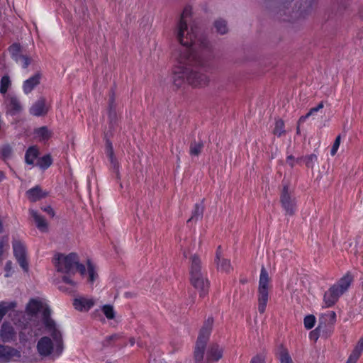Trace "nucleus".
<instances>
[{"label":"nucleus","instance_id":"1","mask_svg":"<svg viewBox=\"0 0 363 363\" xmlns=\"http://www.w3.org/2000/svg\"><path fill=\"white\" fill-rule=\"evenodd\" d=\"M200 45L203 49L201 53H191L188 49L179 52L174 56L177 67L173 72V82L180 86L186 80L194 86H206L209 82L208 77L196 71L190 70L189 67H205L211 58L213 47L208 40L202 38Z\"/></svg>","mask_w":363,"mask_h":363},{"label":"nucleus","instance_id":"2","mask_svg":"<svg viewBox=\"0 0 363 363\" xmlns=\"http://www.w3.org/2000/svg\"><path fill=\"white\" fill-rule=\"evenodd\" d=\"M26 314L40 322L45 327V332L52 337H43L39 340L37 344L38 353L41 356L59 357L63 351L62 335L55 322L50 318V309L45 301L38 298L30 300L26 306Z\"/></svg>","mask_w":363,"mask_h":363},{"label":"nucleus","instance_id":"3","mask_svg":"<svg viewBox=\"0 0 363 363\" xmlns=\"http://www.w3.org/2000/svg\"><path fill=\"white\" fill-rule=\"evenodd\" d=\"M53 264L58 272L65 274L62 279V281L70 285L71 287L75 286V282L70 278V276L77 270L82 276L87 273L88 281L91 283L95 281L98 277L96 266L88 261L86 269L85 266L79 263L78 256L75 253L56 254L53 258Z\"/></svg>","mask_w":363,"mask_h":363},{"label":"nucleus","instance_id":"4","mask_svg":"<svg viewBox=\"0 0 363 363\" xmlns=\"http://www.w3.org/2000/svg\"><path fill=\"white\" fill-rule=\"evenodd\" d=\"M191 9L186 7L181 14L180 19L175 28L174 33L179 43L184 48L178 50L173 57L179 52L188 49L191 53H201L203 49L200 45V40L206 38L198 35V28L194 23H190Z\"/></svg>","mask_w":363,"mask_h":363},{"label":"nucleus","instance_id":"5","mask_svg":"<svg viewBox=\"0 0 363 363\" xmlns=\"http://www.w3.org/2000/svg\"><path fill=\"white\" fill-rule=\"evenodd\" d=\"M352 281L353 277L348 272L325 291L323 296L325 307L329 308L333 306L338 298L347 291Z\"/></svg>","mask_w":363,"mask_h":363},{"label":"nucleus","instance_id":"6","mask_svg":"<svg viewBox=\"0 0 363 363\" xmlns=\"http://www.w3.org/2000/svg\"><path fill=\"white\" fill-rule=\"evenodd\" d=\"M213 320L208 318L200 330L194 350L196 363H208L207 359L204 360V351L206 342L209 338Z\"/></svg>","mask_w":363,"mask_h":363},{"label":"nucleus","instance_id":"7","mask_svg":"<svg viewBox=\"0 0 363 363\" xmlns=\"http://www.w3.org/2000/svg\"><path fill=\"white\" fill-rule=\"evenodd\" d=\"M271 288L270 278L266 269L262 267L260 271L258 286V311L260 313L265 311Z\"/></svg>","mask_w":363,"mask_h":363},{"label":"nucleus","instance_id":"8","mask_svg":"<svg viewBox=\"0 0 363 363\" xmlns=\"http://www.w3.org/2000/svg\"><path fill=\"white\" fill-rule=\"evenodd\" d=\"M281 203L286 213L293 215L296 211V201L291 198L287 186H284L281 194Z\"/></svg>","mask_w":363,"mask_h":363},{"label":"nucleus","instance_id":"9","mask_svg":"<svg viewBox=\"0 0 363 363\" xmlns=\"http://www.w3.org/2000/svg\"><path fill=\"white\" fill-rule=\"evenodd\" d=\"M9 52L16 62L20 65L23 68H26L30 65L31 59L21 53V48L18 44L15 43L11 45Z\"/></svg>","mask_w":363,"mask_h":363},{"label":"nucleus","instance_id":"10","mask_svg":"<svg viewBox=\"0 0 363 363\" xmlns=\"http://www.w3.org/2000/svg\"><path fill=\"white\" fill-rule=\"evenodd\" d=\"M5 104L6 114L15 116L23 110L20 99L14 95H8L6 97Z\"/></svg>","mask_w":363,"mask_h":363},{"label":"nucleus","instance_id":"11","mask_svg":"<svg viewBox=\"0 0 363 363\" xmlns=\"http://www.w3.org/2000/svg\"><path fill=\"white\" fill-rule=\"evenodd\" d=\"M50 106L44 97H40L36 101H35L29 108V113L30 115L36 117L45 116Z\"/></svg>","mask_w":363,"mask_h":363},{"label":"nucleus","instance_id":"12","mask_svg":"<svg viewBox=\"0 0 363 363\" xmlns=\"http://www.w3.org/2000/svg\"><path fill=\"white\" fill-rule=\"evenodd\" d=\"M13 254L19 265L25 271L28 272V264L26 258V251L23 245L18 241L13 243Z\"/></svg>","mask_w":363,"mask_h":363},{"label":"nucleus","instance_id":"13","mask_svg":"<svg viewBox=\"0 0 363 363\" xmlns=\"http://www.w3.org/2000/svg\"><path fill=\"white\" fill-rule=\"evenodd\" d=\"M190 280L191 284L199 290L201 296H204L208 293L209 282L203 274L191 277Z\"/></svg>","mask_w":363,"mask_h":363},{"label":"nucleus","instance_id":"14","mask_svg":"<svg viewBox=\"0 0 363 363\" xmlns=\"http://www.w3.org/2000/svg\"><path fill=\"white\" fill-rule=\"evenodd\" d=\"M95 304V300L91 297L79 296L74 298L73 306L79 311H88Z\"/></svg>","mask_w":363,"mask_h":363},{"label":"nucleus","instance_id":"15","mask_svg":"<svg viewBox=\"0 0 363 363\" xmlns=\"http://www.w3.org/2000/svg\"><path fill=\"white\" fill-rule=\"evenodd\" d=\"M41 74L36 73L32 77L25 80L23 83L22 89L25 94H29L40 82Z\"/></svg>","mask_w":363,"mask_h":363},{"label":"nucleus","instance_id":"16","mask_svg":"<svg viewBox=\"0 0 363 363\" xmlns=\"http://www.w3.org/2000/svg\"><path fill=\"white\" fill-rule=\"evenodd\" d=\"M216 262L219 270L228 272L232 269L230 260L222 257V251L220 246L216 250Z\"/></svg>","mask_w":363,"mask_h":363},{"label":"nucleus","instance_id":"17","mask_svg":"<svg viewBox=\"0 0 363 363\" xmlns=\"http://www.w3.org/2000/svg\"><path fill=\"white\" fill-rule=\"evenodd\" d=\"M223 353V348L216 344L212 345L207 352L208 362L218 361L222 357Z\"/></svg>","mask_w":363,"mask_h":363},{"label":"nucleus","instance_id":"18","mask_svg":"<svg viewBox=\"0 0 363 363\" xmlns=\"http://www.w3.org/2000/svg\"><path fill=\"white\" fill-rule=\"evenodd\" d=\"M17 351L10 347L0 345V362H9L13 357H18Z\"/></svg>","mask_w":363,"mask_h":363},{"label":"nucleus","instance_id":"19","mask_svg":"<svg viewBox=\"0 0 363 363\" xmlns=\"http://www.w3.org/2000/svg\"><path fill=\"white\" fill-rule=\"evenodd\" d=\"M0 336L4 342L13 340L15 337V332L12 325L8 323H4L0 330Z\"/></svg>","mask_w":363,"mask_h":363},{"label":"nucleus","instance_id":"20","mask_svg":"<svg viewBox=\"0 0 363 363\" xmlns=\"http://www.w3.org/2000/svg\"><path fill=\"white\" fill-rule=\"evenodd\" d=\"M203 274L201 272V260L196 255L191 257L190 276H199Z\"/></svg>","mask_w":363,"mask_h":363},{"label":"nucleus","instance_id":"21","mask_svg":"<svg viewBox=\"0 0 363 363\" xmlns=\"http://www.w3.org/2000/svg\"><path fill=\"white\" fill-rule=\"evenodd\" d=\"M30 214L35 220L37 228L41 231H46L48 230V223L45 218L39 215L35 210H30Z\"/></svg>","mask_w":363,"mask_h":363},{"label":"nucleus","instance_id":"22","mask_svg":"<svg viewBox=\"0 0 363 363\" xmlns=\"http://www.w3.org/2000/svg\"><path fill=\"white\" fill-rule=\"evenodd\" d=\"M26 195L30 201L34 202L45 197L46 194L40 187L35 186L27 191Z\"/></svg>","mask_w":363,"mask_h":363},{"label":"nucleus","instance_id":"23","mask_svg":"<svg viewBox=\"0 0 363 363\" xmlns=\"http://www.w3.org/2000/svg\"><path fill=\"white\" fill-rule=\"evenodd\" d=\"M363 351V337L359 339L354 349L350 355L348 359L354 363L357 362V359L360 357Z\"/></svg>","mask_w":363,"mask_h":363},{"label":"nucleus","instance_id":"24","mask_svg":"<svg viewBox=\"0 0 363 363\" xmlns=\"http://www.w3.org/2000/svg\"><path fill=\"white\" fill-rule=\"evenodd\" d=\"M35 137L38 138V140L40 141H46L51 136L50 132L45 126H43V127L35 129Z\"/></svg>","mask_w":363,"mask_h":363},{"label":"nucleus","instance_id":"25","mask_svg":"<svg viewBox=\"0 0 363 363\" xmlns=\"http://www.w3.org/2000/svg\"><path fill=\"white\" fill-rule=\"evenodd\" d=\"M214 28L218 33L221 35L225 34L228 31L227 22L221 18L215 21Z\"/></svg>","mask_w":363,"mask_h":363},{"label":"nucleus","instance_id":"26","mask_svg":"<svg viewBox=\"0 0 363 363\" xmlns=\"http://www.w3.org/2000/svg\"><path fill=\"white\" fill-rule=\"evenodd\" d=\"M280 363H294L286 349L281 347L277 353Z\"/></svg>","mask_w":363,"mask_h":363},{"label":"nucleus","instance_id":"27","mask_svg":"<svg viewBox=\"0 0 363 363\" xmlns=\"http://www.w3.org/2000/svg\"><path fill=\"white\" fill-rule=\"evenodd\" d=\"M37 156L38 150L35 147H31L28 148L25 155L26 162L28 164H33Z\"/></svg>","mask_w":363,"mask_h":363},{"label":"nucleus","instance_id":"28","mask_svg":"<svg viewBox=\"0 0 363 363\" xmlns=\"http://www.w3.org/2000/svg\"><path fill=\"white\" fill-rule=\"evenodd\" d=\"M203 212V208L200 204H196L194 207V210L192 212V215L191 218L188 220V222H190L191 220H197L200 219L202 217Z\"/></svg>","mask_w":363,"mask_h":363},{"label":"nucleus","instance_id":"29","mask_svg":"<svg viewBox=\"0 0 363 363\" xmlns=\"http://www.w3.org/2000/svg\"><path fill=\"white\" fill-rule=\"evenodd\" d=\"M101 311L104 315L109 320H112L115 318L116 313L113 306L109 304L104 305L101 307Z\"/></svg>","mask_w":363,"mask_h":363},{"label":"nucleus","instance_id":"30","mask_svg":"<svg viewBox=\"0 0 363 363\" xmlns=\"http://www.w3.org/2000/svg\"><path fill=\"white\" fill-rule=\"evenodd\" d=\"M323 107V103H319L316 107L311 108L310 111L305 116H301L299 119V122L303 123L308 117L313 116L315 113L322 109Z\"/></svg>","mask_w":363,"mask_h":363},{"label":"nucleus","instance_id":"31","mask_svg":"<svg viewBox=\"0 0 363 363\" xmlns=\"http://www.w3.org/2000/svg\"><path fill=\"white\" fill-rule=\"evenodd\" d=\"M52 164V159L50 155H45L40 159L38 160L37 162V165L39 166L41 169H47Z\"/></svg>","mask_w":363,"mask_h":363},{"label":"nucleus","instance_id":"32","mask_svg":"<svg viewBox=\"0 0 363 363\" xmlns=\"http://www.w3.org/2000/svg\"><path fill=\"white\" fill-rule=\"evenodd\" d=\"M10 84L11 82L9 77L8 76H4L1 79L0 92L1 94H6Z\"/></svg>","mask_w":363,"mask_h":363},{"label":"nucleus","instance_id":"33","mask_svg":"<svg viewBox=\"0 0 363 363\" xmlns=\"http://www.w3.org/2000/svg\"><path fill=\"white\" fill-rule=\"evenodd\" d=\"M303 159L304 160L306 165L308 167L313 168L314 167L315 163L317 161L318 157L316 155L311 154L304 157Z\"/></svg>","mask_w":363,"mask_h":363},{"label":"nucleus","instance_id":"34","mask_svg":"<svg viewBox=\"0 0 363 363\" xmlns=\"http://www.w3.org/2000/svg\"><path fill=\"white\" fill-rule=\"evenodd\" d=\"M267 354L264 352L257 354L250 360V363H266Z\"/></svg>","mask_w":363,"mask_h":363},{"label":"nucleus","instance_id":"35","mask_svg":"<svg viewBox=\"0 0 363 363\" xmlns=\"http://www.w3.org/2000/svg\"><path fill=\"white\" fill-rule=\"evenodd\" d=\"M315 323V318L313 315H309L304 318V326L306 329H311Z\"/></svg>","mask_w":363,"mask_h":363},{"label":"nucleus","instance_id":"36","mask_svg":"<svg viewBox=\"0 0 363 363\" xmlns=\"http://www.w3.org/2000/svg\"><path fill=\"white\" fill-rule=\"evenodd\" d=\"M203 147V145L201 143H194L192 144L190 147V154L191 155L198 156Z\"/></svg>","mask_w":363,"mask_h":363},{"label":"nucleus","instance_id":"37","mask_svg":"<svg viewBox=\"0 0 363 363\" xmlns=\"http://www.w3.org/2000/svg\"><path fill=\"white\" fill-rule=\"evenodd\" d=\"M284 123L282 120L277 121L276 123H275L274 130V134L280 136L284 132Z\"/></svg>","mask_w":363,"mask_h":363},{"label":"nucleus","instance_id":"38","mask_svg":"<svg viewBox=\"0 0 363 363\" xmlns=\"http://www.w3.org/2000/svg\"><path fill=\"white\" fill-rule=\"evenodd\" d=\"M12 153V149L9 145H4L1 148V155L4 160L9 159Z\"/></svg>","mask_w":363,"mask_h":363},{"label":"nucleus","instance_id":"39","mask_svg":"<svg viewBox=\"0 0 363 363\" xmlns=\"http://www.w3.org/2000/svg\"><path fill=\"white\" fill-rule=\"evenodd\" d=\"M340 135H338L336 138H335V140L333 145V147L331 148V150H330V154L332 156H334L337 152V150L340 147Z\"/></svg>","mask_w":363,"mask_h":363},{"label":"nucleus","instance_id":"40","mask_svg":"<svg viewBox=\"0 0 363 363\" xmlns=\"http://www.w3.org/2000/svg\"><path fill=\"white\" fill-rule=\"evenodd\" d=\"M107 154H108V156L109 157L110 162L113 164V167L116 168L117 167V162H116V161L115 160V159L113 157V150H112L111 146L108 147V150H107Z\"/></svg>","mask_w":363,"mask_h":363},{"label":"nucleus","instance_id":"41","mask_svg":"<svg viewBox=\"0 0 363 363\" xmlns=\"http://www.w3.org/2000/svg\"><path fill=\"white\" fill-rule=\"evenodd\" d=\"M325 317L327 318L331 322V323L335 322L336 314L334 311H329L328 313H325Z\"/></svg>","mask_w":363,"mask_h":363},{"label":"nucleus","instance_id":"42","mask_svg":"<svg viewBox=\"0 0 363 363\" xmlns=\"http://www.w3.org/2000/svg\"><path fill=\"white\" fill-rule=\"evenodd\" d=\"M5 270H6V277H9L11 276V271H12V262L11 261H8L6 263L5 265Z\"/></svg>","mask_w":363,"mask_h":363},{"label":"nucleus","instance_id":"43","mask_svg":"<svg viewBox=\"0 0 363 363\" xmlns=\"http://www.w3.org/2000/svg\"><path fill=\"white\" fill-rule=\"evenodd\" d=\"M286 162L292 167L295 164V159L292 155H289L286 158Z\"/></svg>","mask_w":363,"mask_h":363},{"label":"nucleus","instance_id":"44","mask_svg":"<svg viewBox=\"0 0 363 363\" xmlns=\"http://www.w3.org/2000/svg\"><path fill=\"white\" fill-rule=\"evenodd\" d=\"M6 247V245L3 241L0 242V259H1Z\"/></svg>","mask_w":363,"mask_h":363},{"label":"nucleus","instance_id":"45","mask_svg":"<svg viewBox=\"0 0 363 363\" xmlns=\"http://www.w3.org/2000/svg\"><path fill=\"white\" fill-rule=\"evenodd\" d=\"M45 212H47L50 216L53 217L55 216L54 211L50 206L46 207L43 209Z\"/></svg>","mask_w":363,"mask_h":363},{"label":"nucleus","instance_id":"46","mask_svg":"<svg viewBox=\"0 0 363 363\" xmlns=\"http://www.w3.org/2000/svg\"><path fill=\"white\" fill-rule=\"evenodd\" d=\"M310 338L317 340L318 339V335L316 330L311 331L310 333Z\"/></svg>","mask_w":363,"mask_h":363},{"label":"nucleus","instance_id":"47","mask_svg":"<svg viewBox=\"0 0 363 363\" xmlns=\"http://www.w3.org/2000/svg\"><path fill=\"white\" fill-rule=\"evenodd\" d=\"M118 337V335H113L111 336H109L108 338V340H116Z\"/></svg>","mask_w":363,"mask_h":363},{"label":"nucleus","instance_id":"48","mask_svg":"<svg viewBox=\"0 0 363 363\" xmlns=\"http://www.w3.org/2000/svg\"><path fill=\"white\" fill-rule=\"evenodd\" d=\"M4 178V174L0 172V181H2Z\"/></svg>","mask_w":363,"mask_h":363},{"label":"nucleus","instance_id":"49","mask_svg":"<svg viewBox=\"0 0 363 363\" xmlns=\"http://www.w3.org/2000/svg\"><path fill=\"white\" fill-rule=\"evenodd\" d=\"M130 345H132V346L135 344V340H134V338H130Z\"/></svg>","mask_w":363,"mask_h":363},{"label":"nucleus","instance_id":"50","mask_svg":"<svg viewBox=\"0 0 363 363\" xmlns=\"http://www.w3.org/2000/svg\"><path fill=\"white\" fill-rule=\"evenodd\" d=\"M2 230V223H1V221L0 220V232Z\"/></svg>","mask_w":363,"mask_h":363},{"label":"nucleus","instance_id":"51","mask_svg":"<svg viewBox=\"0 0 363 363\" xmlns=\"http://www.w3.org/2000/svg\"><path fill=\"white\" fill-rule=\"evenodd\" d=\"M59 289H60V290H65V289H64L62 286H59Z\"/></svg>","mask_w":363,"mask_h":363},{"label":"nucleus","instance_id":"52","mask_svg":"<svg viewBox=\"0 0 363 363\" xmlns=\"http://www.w3.org/2000/svg\"><path fill=\"white\" fill-rule=\"evenodd\" d=\"M346 363H354L353 362H351L350 360L347 359V362Z\"/></svg>","mask_w":363,"mask_h":363},{"label":"nucleus","instance_id":"53","mask_svg":"<svg viewBox=\"0 0 363 363\" xmlns=\"http://www.w3.org/2000/svg\"><path fill=\"white\" fill-rule=\"evenodd\" d=\"M184 256L185 257H186V252H184Z\"/></svg>","mask_w":363,"mask_h":363}]
</instances>
